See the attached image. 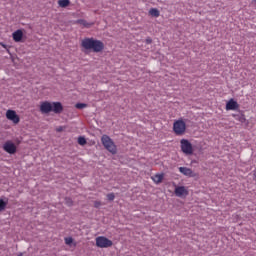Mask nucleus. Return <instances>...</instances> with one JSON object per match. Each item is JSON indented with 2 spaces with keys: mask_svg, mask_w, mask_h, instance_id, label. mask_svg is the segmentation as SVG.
<instances>
[{
  "mask_svg": "<svg viewBox=\"0 0 256 256\" xmlns=\"http://www.w3.org/2000/svg\"><path fill=\"white\" fill-rule=\"evenodd\" d=\"M58 5H59L60 7H65V0H59V1H58Z\"/></svg>",
  "mask_w": 256,
  "mask_h": 256,
  "instance_id": "obj_25",
  "label": "nucleus"
},
{
  "mask_svg": "<svg viewBox=\"0 0 256 256\" xmlns=\"http://www.w3.org/2000/svg\"><path fill=\"white\" fill-rule=\"evenodd\" d=\"M76 109H85L87 107L86 103H77L75 105Z\"/></svg>",
  "mask_w": 256,
  "mask_h": 256,
  "instance_id": "obj_19",
  "label": "nucleus"
},
{
  "mask_svg": "<svg viewBox=\"0 0 256 256\" xmlns=\"http://www.w3.org/2000/svg\"><path fill=\"white\" fill-rule=\"evenodd\" d=\"M65 245H69L72 249L77 247V242L72 237L65 238Z\"/></svg>",
  "mask_w": 256,
  "mask_h": 256,
  "instance_id": "obj_14",
  "label": "nucleus"
},
{
  "mask_svg": "<svg viewBox=\"0 0 256 256\" xmlns=\"http://www.w3.org/2000/svg\"><path fill=\"white\" fill-rule=\"evenodd\" d=\"M12 37L15 43H20V41L23 39V30H16L15 32H13Z\"/></svg>",
  "mask_w": 256,
  "mask_h": 256,
  "instance_id": "obj_10",
  "label": "nucleus"
},
{
  "mask_svg": "<svg viewBox=\"0 0 256 256\" xmlns=\"http://www.w3.org/2000/svg\"><path fill=\"white\" fill-rule=\"evenodd\" d=\"M96 246L100 249H108V247H113V241L105 236H99L96 238Z\"/></svg>",
  "mask_w": 256,
  "mask_h": 256,
  "instance_id": "obj_6",
  "label": "nucleus"
},
{
  "mask_svg": "<svg viewBox=\"0 0 256 256\" xmlns=\"http://www.w3.org/2000/svg\"><path fill=\"white\" fill-rule=\"evenodd\" d=\"M174 193H187L185 186H179L175 189Z\"/></svg>",
  "mask_w": 256,
  "mask_h": 256,
  "instance_id": "obj_17",
  "label": "nucleus"
},
{
  "mask_svg": "<svg viewBox=\"0 0 256 256\" xmlns=\"http://www.w3.org/2000/svg\"><path fill=\"white\" fill-rule=\"evenodd\" d=\"M101 205H103V204L101 203V201H95V202H94V207H95V209H99V208L101 207Z\"/></svg>",
  "mask_w": 256,
  "mask_h": 256,
  "instance_id": "obj_21",
  "label": "nucleus"
},
{
  "mask_svg": "<svg viewBox=\"0 0 256 256\" xmlns=\"http://www.w3.org/2000/svg\"><path fill=\"white\" fill-rule=\"evenodd\" d=\"M180 149L184 155H193L195 151L193 149V144H191L187 139L180 140Z\"/></svg>",
  "mask_w": 256,
  "mask_h": 256,
  "instance_id": "obj_5",
  "label": "nucleus"
},
{
  "mask_svg": "<svg viewBox=\"0 0 256 256\" xmlns=\"http://www.w3.org/2000/svg\"><path fill=\"white\" fill-rule=\"evenodd\" d=\"M238 120L240 121V123H245L246 121L245 115H241Z\"/></svg>",
  "mask_w": 256,
  "mask_h": 256,
  "instance_id": "obj_23",
  "label": "nucleus"
},
{
  "mask_svg": "<svg viewBox=\"0 0 256 256\" xmlns=\"http://www.w3.org/2000/svg\"><path fill=\"white\" fill-rule=\"evenodd\" d=\"M79 25H82V27H86V29H89L95 25L94 22H87V20L79 19L76 21Z\"/></svg>",
  "mask_w": 256,
  "mask_h": 256,
  "instance_id": "obj_13",
  "label": "nucleus"
},
{
  "mask_svg": "<svg viewBox=\"0 0 256 256\" xmlns=\"http://www.w3.org/2000/svg\"><path fill=\"white\" fill-rule=\"evenodd\" d=\"M2 47H4V49H7V45L1 43Z\"/></svg>",
  "mask_w": 256,
  "mask_h": 256,
  "instance_id": "obj_29",
  "label": "nucleus"
},
{
  "mask_svg": "<svg viewBox=\"0 0 256 256\" xmlns=\"http://www.w3.org/2000/svg\"><path fill=\"white\" fill-rule=\"evenodd\" d=\"M56 131L61 132V131H63V128L59 127V128L56 129Z\"/></svg>",
  "mask_w": 256,
  "mask_h": 256,
  "instance_id": "obj_28",
  "label": "nucleus"
},
{
  "mask_svg": "<svg viewBox=\"0 0 256 256\" xmlns=\"http://www.w3.org/2000/svg\"><path fill=\"white\" fill-rule=\"evenodd\" d=\"M146 43H147L148 45H150V43H152L151 38L146 39Z\"/></svg>",
  "mask_w": 256,
  "mask_h": 256,
  "instance_id": "obj_26",
  "label": "nucleus"
},
{
  "mask_svg": "<svg viewBox=\"0 0 256 256\" xmlns=\"http://www.w3.org/2000/svg\"><path fill=\"white\" fill-rule=\"evenodd\" d=\"M65 201H66V205H68L69 207L73 205V201L70 198H65Z\"/></svg>",
  "mask_w": 256,
  "mask_h": 256,
  "instance_id": "obj_22",
  "label": "nucleus"
},
{
  "mask_svg": "<svg viewBox=\"0 0 256 256\" xmlns=\"http://www.w3.org/2000/svg\"><path fill=\"white\" fill-rule=\"evenodd\" d=\"M7 203H8L7 200L0 199V213L1 211H5L7 207Z\"/></svg>",
  "mask_w": 256,
  "mask_h": 256,
  "instance_id": "obj_16",
  "label": "nucleus"
},
{
  "mask_svg": "<svg viewBox=\"0 0 256 256\" xmlns=\"http://www.w3.org/2000/svg\"><path fill=\"white\" fill-rule=\"evenodd\" d=\"M6 118L9 121H12V123H14L15 125H17V123L21 121V118H19V115H17V112H15L14 110H7Z\"/></svg>",
  "mask_w": 256,
  "mask_h": 256,
  "instance_id": "obj_8",
  "label": "nucleus"
},
{
  "mask_svg": "<svg viewBox=\"0 0 256 256\" xmlns=\"http://www.w3.org/2000/svg\"><path fill=\"white\" fill-rule=\"evenodd\" d=\"M81 47L84 51H93V53H101L105 49V43L95 38H84L81 41Z\"/></svg>",
  "mask_w": 256,
  "mask_h": 256,
  "instance_id": "obj_1",
  "label": "nucleus"
},
{
  "mask_svg": "<svg viewBox=\"0 0 256 256\" xmlns=\"http://www.w3.org/2000/svg\"><path fill=\"white\" fill-rule=\"evenodd\" d=\"M176 197L183 198L187 195V193H175Z\"/></svg>",
  "mask_w": 256,
  "mask_h": 256,
  "instance_id": "obj_24",
  "label": "nucleus"
},
{
  "mask_svg": "<svg viewBox=\"0 0 256 256\" xmlns=\"http://www.w3.org/2000/svg\"><path fill=\"white\" fill-rule=\"evenodd\" d=\"M152 181L156 183V185H159V183L163 182V179H165V174L164 173H157L154 176L151 177Z\"/></svg>",
  "mask_w": 256,
  "mask_h": 256,
  "instance_id": "obj_12",
  "label": "nucleus"
},
{
  "mask_svg": "<svg viewBox=\"0 0 256 256\" xmlns=\"http://www.w3.org/2000/svg\"><path fill=\"white\" fill-rule=\"evenodd\" d=\"M3 150L6 153H9V155H15V153H17V146L11 141H6L3 144Z\"/></svg>",
  "mask_w": 256,
  "mask_h": 256,
  "instance_id": "obj_7",
  "label": "nucleus"
},
{
  "mask_svg": "<svg viewBox=\"0 0 256 256\" xmlns=\"http://www.w3.org/2000/svg\"><path fill=\"white\" fill-rule=\"evenodd\" d=\"M237 109H239V103H237V101L230 99L226 103V111H237Z\"/></svg>",
  "mask_w": 256,
  "mask_h": 256,
  "instance_id": "obj_9",
  "label": "nucleus"
},
{
  "mask_svg": "<svg viewBox=\"0 0 256 256\" xmlns=\"http://www.w3.org/2000/svg\"><path fill=\"white\" fill-rule=\"evenodd\" d=\"M179 171L180 173H182V175H185L186 177H195V174L193 173V170H191V168L180 167Z\"/></svg>",
  "mask_w": 256,
  "mask_h": 256,
  "instance_id": "obj_11",
  "label": "nucleus"
},
{
  "mask_svg": "<svg viewBox=\"0 0 256 256\" xmlns=\"http://www.w3.org/2000/svg\"><path fill=\"white\" fill-rule=\"evenodd\" d=\"M69 0H65V7H69Z\"/></svg>",
  "mask_w": 256,
  "mask_h": 256,
  "instance_id": "obj_27",
  "label": "nucleus"
},
{
  "mask_svg": "<svg viewBox=\"0 0 256 256\" xmlns=\"http://www.w3.org/2000/svg\"><path fill=\"white\" fill-rule=\"evenodd\" d=\"M18 256H23V254H20V255H18Z\"/></svg>",
  "mask_w": 256,
  "mask_h": 256,
  "instance_id": "obj_30",
  "label": "nucleus"
},
{
  "mask_svg": "<svg viewBox=\"0 0 256 256\" xmlns=\"http://www.w3.org/2000/svg\"><path fill=\"white\" fill-rule=\"evenodd\" d=\"M107 199H108V201H113L115 199V194H113V193L108 194Z\"/></svg>",
  "mask_w": 256,
  "mask_h": 256,
  "instance_id": "obj_20",
  "label": "nucleus"
},
{
  "mask_svg": "<svg viewBox=\"0 0 256 256\" xmlns=\"http://www.w3.org/2000/svg\"><path fill=\"white\" fill-rule=\"evenodd\" d=\"M63 111V105L61 102H49L44 101L40 103V112L42 115H49V113H55L59 115Z\"/></svg>",
  "mask_w": 256,
  "mask_h": 256,
  "instance_id": "obj_2",
  "label": "nucleus"
},
{
  "mask_svg": "<svg viewBox=\"0 0 256 256\" xmlns=\"http://www.w3.org/2000/svg\"><path fill=\"white\" fill-rule=\"evenodd\" d=\"M78 143L80 144V145H87V140L85 139V137H83V136H80L79 138H78Z\"/></svg>",
  "mask_w": 256,
  "mask_h": 256,
  "instance_id": "obj_18",
  "label": "nucleus"
},
{
  "mask_svg": "<svg viewBox=\"0 0 256 256\" xmlns=\"http://www.w3.org/2000/svg\"><path fill=\"white\" fill-rule=\"evenodd\" d=\"M149 15H151L152 17H159V15H161V13L159 12V10L157 8H151L149 10Z\"/></svg>",
  "mask_w": 256,
  "mask_h": 256,
  "instance_id": "obj_15",
  "label": "nucleus"
},
{
  "mask_svg": "<svg viewBox=\"0 0 256 256\" xmlns=\"http://www.w3.org/2000/svg\"><path fill=\"white\" fill-rule=\"evenodd\" d=\"M173 131L178 137L185 135V132L187 131V124L185 121H183V119L176 120L173 124Z\"/></svg>",
  "mask_w": 256,
  "mask_h": 256,
  "instance_id": "obj_4",
  "label": "nucleus"
},
{
  "mask_svg": "<svg viewBox=\"0 0 256 256\" xmlns=\"http://www.w3.org/2000/svg\"><path fill=\"white\" fill-rule=\"evenodd\" d=\"M101 143L105 147V149L109 151V153H112V155H115L117 153V146L108 135L104 134L101 137Z\"/></svg>",
  "mask_w": 256,
  "mask_h": 256,
  "instance_id": "obj_3",
  "label": "nucleus"
}]
</instances>
